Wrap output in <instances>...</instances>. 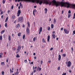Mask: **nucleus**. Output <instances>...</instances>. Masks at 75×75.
Returning a JSON list of instances; mask_svg holds the SVG:
<instances>
[{
  "label": "nucleus",
  "instance_id": "obj_25",
  "mask_svg": "<svg viewBox=\"0 0 75 75\" xmlns=\"http://www.w3.org/2000/svg\"><path fill=\"white\" fill-rule=\"evenodd\" d=\"M8 17H6V19L5 20V23H6L7 21H8Z\"/></svg>",
  "mask_w": 75,
  "mask_h": 75
},
{
  "label": "nucleus",
  "instance_id": "obj_37",
  "mask_svg": "<svg viewBox=\"0 0 75 75\" xmlns=\"http://www.w3.org/2000/svg\"><path fill=\"white\" fill-rule=\"evenodd\" d=\"M15 17V16H14V15L12 16V19H14Z\"/></svg>",
  "mask_w": 75,
  "mask_h": 75
},
{
  "label": "nucleus",
  "instance_id": "obj_45",
  "mask_svg": "<svg viewBox=\"0 0 75 75\" xmlns=\"http://www.w3.org/2000/svg\"><path fill=\"white\" fill-rule=\"evenodd\" d=\"M60 69V67H59L58 68H57V70H59Z\"/></svg>",
  "mask_w": 75,
  "mask_h": 75
},
{
  "label": "nucleus",
  "instance_id": "obj_35",
  "mask_svg": "<svg viewBox=\"0 0 75 75\" xmlns=\"http://www.w3.org/2000/svg\"><path fill=\"white\" fill-rule=\"evenodd\" d=\"M62 57H65L66 56V54H62Z\"/></svg>",
  "mask_w": 75,
  "mask_h": 75
},
{
  "label": "nucleus",
  "instance_id": "obj_57",
  "mask_svg": "<svg viewBox=\"0 0 75 75\" xmlns=\"http://www.w3.org/2000/svg\"><path fill=\"white\" fill-rule=\"evenodd\" d=\"M21 4V3H20V6L21 7V6H22V4Z\"/></svg>",
  "mask_w": 75,
  "mask_h": 75
},
{
  "label": "nucleus",
  "instance_id": "obj_17",
  "mask_svg": "<svg viewBox=\"0 0 75 75\" xmlns=\"http://www.w3.org/2000/svg\"><path fill=\"white\" fill-rule=\"evenodd\" d=\"M42 27H40L39 28V31H42Z\"/></svg>",
  "mask_w": 75,
  "mask_h": 75
},
{
  "label": "nucleus",
  "instance_id": "obj_9",
  "mask_svg": "<svg viewBox=\"0 0 75 75\" xmlns=\"http://www.w3.org/2000/svg\"><path fill=\"white\" fill-rule=\"evenodd\" d=\"M21 45L19 46L17 49V51H20V50H21Z\"/></svg>",
  "mask_w": 75,
  "mask_h": 75
},
{
  "label": "nucleus",
  "instance_id": "obj_43",
  "mask_svg": "<svg viewBox=\"0 0 75 75\" xmlns=\"http://www.w3.org/2000/svg\"><path fill=\"white\" fill-rule=\"evenodd\" d=\"M24 62H25V63H27V60H25L24 61Z\"/></svg>",
  "mask_w": 75,
  "mask_h": 75
},
{
  "label": "nucleus",
  "instance_id": "obj_39",
  "mask_svg": "<svg viewBox=\"0 0 75 75\" xmlns=\"http://www.w3.org/2000/svg\"><path fill=\"white\" fill-rule=\"evenodd\" d=\"M25 34L23 35V39H25Z\"/></svg>",
  "mask_w": 75,
  "mask_h": 75
},
{
  "label": "nucleus",
  "instance_id": "obj_51",
  "mask_svg": "<svg viewBox=\"0 0 75 75\" xmlns=\"http://www.w3.org/2000/svg\"><path fill=\"white\" fill-rule=\"evenodd\" d=\"M10 10H8V13H10Z\"/></svg>",
  "mask_w": 75,
  "mask_h": 75
},
{
  "label": "nucleus",
  "instance_id": "obj_58",
  "mask_svg": "<svg viewBox=\"0 0 75 75\" xmlns=\"http://www.w3.org/2000/svg\"><path fill=\"white\" fill-rule=\"evenodd\" d=\"M34 58V59H37V57H35Z\"/></svg>",
  "mask_w": 75,
  "mask_h": 75
},
{
  "label": "nucleus",
  "instance_id": "obj_26",
  "mask_svg": "<svg viewBox=\"0 0 75 75\" xmlns=\"http://www.w3.org/2000/svg\"><path fill=\"white\" fill-rule=\"evenodd\" d=\"M20 24L18 23L17 25V27H16V28H19V27H20Z\"/></svg>",
  "mask_w": 75,
  "mask_h": 75
},
{
  "label": "nucleus",
  "instance_id": "obj_14",
  "mask_svg": "<svg viewBox=\"0 0 75 75\" xmlns=\"http://www.w3.org/2000/svg\"><path fill=\"white\" fill-rule=\"evenodd\" d=\"M61 56L60 54L59 55V58H58V60L59 61H60L61 59Z\"/></svg>",
  "mask_w": 75,
  "mask_h": 75
},
{
  "label": "nucleus",
  "instance_id": "obj_18",
  "mask_svg": "<svg viewBox=\"0 0 75 75\" xmlns=\"http://www.w3.org/2000/svg\"><path fill=\"white\" fill-rule=\"evenodd\" d=\"M33 73H35L36 72V69H34V66L33 67Z\"/></svg>",
  "mask_w": 75,
  "mask_h": 75
},
{
  "label": "nucleus",
  "instance_id": "obj_33",
  "mask_svg": "<svg viewBox=\"0 0 75 75\" xmlns=\"http://www.w3.org/2000/svg\"><path fill=\"white\" fill-rule=\"evenodd\" d=\"M16 57L17 58L20 57V55H19L18 54H17L16 56Z\"/></svg>",
  "mask_w": 75,
  "mask_h": 75
},
{
  "label": "nucleus",
  "instance_id": "obj_47",
  "mask_svg": "<svg viewBox=\"0 0 75 75\" xmlns=\"http://www.w3.org/2000/svg\"><path fill=\"white\" fill-rule=\"evenodd\" d=\"M3 11H2L1 13H0V14L1 15H2V14H3Z\"/></svg>",
  "mask_w": 75,
  "mask_h": 75
},
{
  "label": "nucleus",
  "instance_id": "obj_8",
  "mask_svg": "<svg viewBox=\"0 0 75 75\" xmlns=\"http://www.w3.org/2000/svg\"><path fill=\"white\" fill-rule=\"evenodd\" d=\"M71 62L70 61H69L67 63V67H71Z\"/></svg>",
  "mask_w": 75,
  "mask_h": 75
},
{
  "label": "nucleus",
  "instance_id": "obj_19",
  "mask_svg": "<svg viewBox=\"0 0 75 75\" xmlns=\"http://www.w3.org/2000/svg\"><path fill=\"white\" fill-rule=\"evenodd\" d=\"M8 39L9 41H10V40H11V36H10V35H8Z\"/></svg>",
  "mask_w": 75,
  "mask_h": 75
},
{
  "label": "nucleus",
  "instance_id": "obj_56",
  "mask_svg": "<svg viewBox=\"0 0 75 75\" xmlns=\"http://www.w3.org/2000/svg\"><path fill=\"white\" fill-rule=\"evenodd\" d=\"M37 67L36 66L35 67V69H37Z\"/></svg>",
  "mask_w": 75,
  "mask_h": 75
},
{
  "label": "nucleus",
  "instance_id": "obj_34",
  "mask_svg": "<svg viewBox=\"0 0 75 75\" xmlns=\"http://www.w3.org/2000/svg\"><path fill=\"white\" fill-rule=\"evenodd\" d=\"M2 3L3 4H5V3H6V0H3Z\"/></svg>",
  "mask_w": 75,
  "mask_h": 75
},
{
  "label": "nucleus",
  "instance_id": "obj_7",
  "mask_svg": "<svg viewBox=\"0 0 75 75\" xmlns=\"http://www.w3.org/2000/svg\"><path fill=\"white\" fill-rule=\"evenodd\" d=\"M21 13V11L20 10H19L17 12V16L18 17H19L20 16V14Z\"/></svg>",
  "mask_w": 75,
  "mask_h": 75
},
{
  "label": "nucleus",
  "instance_id": "obj_31",
  "mask_svg": "<svg viewBox=\"0 0 75 75\" xmlns=\"http://www.w3.org/2000/svg\"><path fill=\"white\" fill-rule=\"evenodd\" d=\"M4 32H5V30H4L1 31V34H3V33H4Z\"/></svg>",
  "mask_w": 75,
  "mask_h": 75
},
{
  "label": "nucleus",
  "instance_id": "obj_15",
  "mask_svg": "<svg viewBox=\"0 0 75 75\" xmlns=\"http://www.w3.org/2000/svg\"><path fill=\"white\" fill-rule=\"evenodd\" d=\"M19 74V72L18 71H16V72L14 73L15 75H18V74Z\"/></svg>",
  "mask_w": 75,
  "mask_h": 75
},
{
  "label": "nucleus",
  "instance_id": "obj_62",
  "mask_svg": "<svg viewBox=\"0 0 75 75\" xmlns=\"http://www.w3.org/2000/svg\"><path fill=\"white\" fill-rule=\"evenodd\" d=\"M64 13V11L63 10H62V14H63Z\"/></svg>",
  "mask_w": 75,
  "mask_h": 75
},
{
  "label": "nucleus",
  "instance_id": "obj_12",
  "mask_svg": "<svg viewBox=\"0 0 75 75\" xmlns=\"http://www.w3.org/2000/svg\"><path fill=\"white\" fill-rule=\"evenodd\" d=\"M37 10L35 9H34L33 11V14L34 16H35V13H36V12H37Z\"/></svg>",
  "mask_w": 75,
  "mask_h": 75
},
{
  "label": "nucleus",
  "instance_id": "obj_64",
  "mask_svg": "<svg viewBox=\"0 0 75 75\" xmlns=\"http://www.w3.org/2000/svg\"><path fill=\"white\" fill-rule=\"evenodd\" d=\"M72 52L73 51V47L71 48Z\"/></svg>",
  "mask_w": 75,
  "mask_h": 75
},
{
  "label": "nucleus",
  "instance_id": "obj_23",
  "mask_svg": "<svg viewBox=\"0 0 75 75\" xmlns=\"http://www.w3.org/2000/svg\"><path fill=\"white\" fill-rule=\"evenodd\" d=\"M51 30V28L50 27V26H48L47 27V30L49 31V30Z\"/></svg>",
  "mask_w": 75,
  "mask_h": 75
},
{
  "label": "nucleus",
  "instance_id": "obj_52",
  "mask_svg": "<svg viewBox=\"0 0 75 75\" xmlns=\"http://www.w3.org/2000/svg\"><path fill=\"white\" fill-rule=\"evenodd\" d=\"M42 63H43L42 60L41 62V65H42Z\"/></svg>",
  "mask_w": 75,
  "mask_h": 75
},
{
  "label": "nucleus",
  "instance_id": "obj_41",
  "mask_svg": "<svg viewBox=\"0 0 75 75\" xmlns=\"http://www.w3.org/2000/svg\"><path fill=\"white\" fill-rule=\"evenodd\" d=\"M35 39H36V38L35 37L33 39V41H35Z\"/></svg>",
  "mask_w": 75,
  "mask_h": 75
},
{
  "label": "nucleus",
  "instance_id": "obj_1",
  "mask_svg": "<svg viewBox=\"0 0 75 75\" xmlns=\"http://www.w3.org/2000/svg\"><path fill=\"white\" fill-rule=\"evenodd\" d=\"M64 0H62V1L59 2L55 0H53L52 2L53 6H56V7L59 6V4H60L61 7H67V8H70L71 6H74L72 4L69 3L68 2H64Z\"/></svg>",
  "mask_w": 75,
  "mask_h": 75
},
{
  "label": "nucleus",
  "instance_id": "obj_40",
  "mask_svg": "<svg viewBox=\"0 0 75 75\" xmlns=\"http://www.w3.org/2000/svg\"><path fill=\"white\" fill-rule=\"evenodd\" d=\"M75 13H74V16H73V19H75Z\"/></svg>",
  "mask_w": 75,
  "mask_h": 75
},
{
  "label": "nucleus",
  "instance_id": "obj_48",
  "mask_svg": "<svg viewBox=\"0 0 75 75\" xmlns=\"http://www.w3.org/2000/svg\"><path fill=\"white\" fill-rule=\"evenodd\" d=\"M13 8H14V6H13V5H12L11 6V9H13Z\"/></svg>",
  "mask_w": 75,
  "mask_h": 75
},
{
  "label": "nucleus",
  "instance_id": "obj_49",
  "mask_svg": "<svg viewBox=\"0 0 75 75\" xmlns=\"http://www.w3.org/2000/svg\"><path fill=\"white\" fill-rule=\"evenodd\" d=\"M22 27H23V28H24V27H25V25H22Z\"/></svg>",
  "mask_w": 75,
  "mask_h": 75
},
{
  "label": "nucleus",
  "instance_id": "obj_61",
  "mask_svg": "<svg viewBox=\"0 0 75 75\" xmlns=\"http://www.w3.org/2000/svg\"><path fill=\"white\" fill-rule=\"evenodd\" d=\"M3 37L4 38H5V35H4Z\"/></svg>",
  "mask_w": 75,
  "mask_h": 75
},
{
  "label": "nucleus",
  "instance_id": "obj_32",
  "mask_svg": "<svg viewBox=\"0 0 75 75\" xmlns=\"http://www.w3.org/2000/svg\"><path fill=\"white\" fill-rule=\"evenodd\" d=\"M45 13H47V8H45Z\"/></svg>",
  "mask_w": 75,
  "mask_h": 75
},
{
  "label": "nucleus",
  "instance_id": "obj_6",
  "mask_svg": "<svg viewBox=\"0 0 75 75\" xmlns=\"http://www.w3.org/2000/svg\"><path fill=\"white\" fill-rule=\"evenodd\" d=\"M64 33L68 34L69 33V31L67 30V29L65 28L64 29Z\"/></svg>",
  "mask_w": 75,
  "mask_h": 75
},
{
  "label": "nucleus",
  "instance_id": "obj_21",
  "mask_svg": "<svg viewBox=\"0 0 75 75\" xmlns=\"http://www.w3.org/2000/svg\"><path fill=\"white\" fill-rule=\"evenodd\" d=\"M3 40V36L2 35H0V40Z\"/></svg>",
  "mask_w": 75,
  "mask_h": 75
},
{
  "label": "nucleus",
  "instance_id": "obj_36",
  "mask_svg": "<svg viewBox=\"0 0 75 75\" xmlns=\"http://www.w3.org/2000/svg\"><path fill=\"white\" fill-rule=\"evenodd\" d=\"M1 74L2 75H4V71H2Z\"/></svg>",
  "mask_w": 75,
  "mask_h": 75
},
{
  "label": "nucleus",
  "instance_id": "obj_5",
  "mask_svg": "<svg viewBox=\"0 0 75 75\" xmlns=\"http://www.w3.org/2000/svg\"><path fill=\"white\" fill-rule=\"evenodd\" d=\"M24 20V18H23V17L21 16L19 17L18 18V22L19 23L20 21L22 23L23 21V20Z\"/></svg>",
  "mask_w": 75,
  "mask_h": 75
},
{
  "label": "nucleus",
  "instance_id": "obj_16",
  "mask_svg": "<svg viewBox=\"0 0 75 75\" xmlns=\"http://www.w3.org/2000/svg\"><path fill=\"white\" fill-rule=\"evenodd\" d=\"M42 42L43 43H45V42H46V41L45 40H44V38H43L42 39Z\"/></svg>",
  "mask_w": 75,
  "mask_h": 75
},
{
  "label": "nucleus",
  "instance_id": "obj_3",
  "mask_svg": "<svg viewBox=\"0 0 75 75\" xmlns=\"http://www.w3.org/2000/svg\"><path fill=\"white\" fill-rule=\"evenodd\" d=\"M18 0V1H17ZM21 1H26V2H32V3H34L35 2H36V0H15V2H20Z\"/></svg>",
  "mask_w": 75,
  "mask_h": 75
},
{
  "label": "nucleus",
  "instance_id": "obj_28",
  "mask_svg": "<svg viewBox=\"0 0 75 75\" xmlns=\"http://www.w3.org/2000/svg\"><path fill=\"white\" fill-rule=\"evenodd\" d=\"M10 73H13V72H14V71L13 70H11L10 68Z\"/></svg>",
  "mask_w": 75,
  "mask_h": 75
},
{
  "label": "nucleus",
  "instance_id": "obj_50",
  "mask_svg": "<svg viewBox=\"0 0 75 75\" xmlns=\"http://www.w3.org/2000/svg\"><path fill=\"white\" fill-rule=\"evenodd\" d=\"M7 59L6 60V62H8V58H7Z\"/></svg>",
  "mask_w": 75,
  "mask_h": 75
},
{
  "label": "nucleus",
  "instance_id": "obj_53",
  "mask_svg": "<svg viewBox=\"0 0 75 75\" xmlns=\"http://www.w3.org/2000/svg\"><path fill=\"white\" fill-rule=\"evenodd\" d=\"M66 73H63L62 74V75H66Z\"/></svg>",
  "mask_w": 75,
  "mask_h": 75
},
{
  "label": "nucleus",
  "instance_id": "obj_44",
  "mask_svg": "<svg viewBox=\"0 0 75 75\" xmlns=\"http://www.w3.org/2000/svg\"><path fill=\"white\" fill-rule=\"evenodd\" d=\"M71 13V10H69L68 11V13H69V14H70Z\"/></svg>",
  "mask_w": 75,
  "mask_h": 75
},
{
  "label": "nucleus",
  "instance_id": "obj_29",
  "mask_svg": "<svg viewBox=\"0 0 75 75\" xmlns=\"http://www.w3.org/2000/svg\"><path fill=\"white\" fill-rule=\"evenodd\" d=\"M51 28L52 29L54 28V24H52L51 25Z\"/></svg>",
  "mask_w": 75,
  "mask_h": 75
},
{
  "label": "nucleus",
  "instance_id": "obj_55",
  "mask_svg": "<svg viewBox=\"0 0 75 75\" xmlns=\"http://www.w3.org/2000/svg\"><path fill=\"white\" fill-rule=\"evenodd\" d=\"M53 50V47L51 48H50V50Z\"/></svg>",
  "mask_w": 75,
  "mask_h": 75
},
{
  "label": "nucleus",
  "instance_id": "obj_24",
  "mask_svg": "<svg viewBox=\"0 0 75 75\" xmlns=\"http://www.w3.org/2000/svg\"><path fill=\"white\" fill-rule=\"evenodd\" d=\"M52 36L53 38H55V35L54 34H52Z\"/></svg>",
  "mask_w": 75,
  "mask_h": 75
},
{
  "label": "nucleus",
  "instance_id": "obj_27",
  "mask_svg": "<svg viewBox=\"0 0 75 75\" xmlns=\"http://www.w3.org/2000/svg\"><path fill=\"white\" fill-rule=\"evenodd\" d=\"M56 21H56V19H55V18H54V19L53 23H55Z\"/></svg>",
  "mask_w": 75,
  "mask_h": 75
},
{
  "label": "nucleus",
  "instance_id": "obj_2",
  "mask_svg": "<svg viewBox=\"0 0 75 75\" xmlns=\"http://www.w3.org/2000/svg\"><path fill=\"white\" fill-rule=\"evenodd\" d=\"M36 3L38 4H39L40 5H42V4H45L46 5L49 4L50 6L51 4V2H48V0H36Z\"/></svg>",
  "mask_w": 75,
  "mask_h": 75
},
{
  "label": "nucleus",
  "instance_id": "obj_59",
  "mask_svg": "<svg viewBox=\"0 0 75 75\" xmlns=\"http://www.w3.org/2000/svg\"><path fill=\"white\" fill-rule=\"evenodd\" d=\"M16 71H17L16 72H17V71L18 72V69H17Z\"/></svg>",
  "mask_w": 75,
  "mask_h": 75
},
{
  "label": "nucleus",
  "instance_id": "obj_46",
  "mask_svg": "<svg viewBox=\"0 0 75 75\" xmlns=\"http://www.w3.org/2000/svg\"><path fill=\"white\" fill-rule=\"evenodd\" d=\"M71 17V15L70 14H69L68 15V18H69V17Z\"/></svg>",
  "mask_w": 75,
  "mask_h": 75
},
{
  "label": "nucleus",
  "instance_id": "obj_20",
  "mask_svg": "<svg viewBox=\"0 0 75 75\" xmlns=\"http://www.w3.org/2000/svg\"><path fill=\"white\" fill-rule=\"evenodd\" d=\"M21 33H19L18 34V37H20L21 36Z\"/></svg>",
  "mask_w": 75,
  "mask_h": 75
},
{
  "label": "nucleus",
  "instance_id": "obj_60",
  "mask_svg": "<svg viewBox=\"0 0 75 75\" xmlns=\"http://www.w3.org/2000/svg\"><path fill=\"white\" fill-rule=\"evenodd\" d=\"M63 28H61V30H63Z\"/></svg>",
  "mask_w": 75,
  "mask_h": 75
},
{
  "label": "nucleus",
  "instance_id": "obj_30",
  "mask_svg": "<svg viewBox=\"0 0 75 75\" xmlns=\"http://www.w3.org/2000/svg\"><path fill=\"white\" fill-rule=\"evenodd\" d=\"M4 62H1V65H4Z\"/></svg>",
  "mask_w": 75,
  "mask_h": 75
},
{
  "label": "nucleus",
  "instance_id": "obj_4",
  "mask_svg": "<svg viewBox=\"0 0 75 75\" xmlns=\"http://www.w3.org/2000/svg\"><path fill=\"white\" fill-rule=\"evenodd\" d=\"M28 27H27L26 33L28 35H30V23L28 21L27 23Z\"/></svg>",
  "mask_w": 75,
  "mask_h": 75
},
{
  "label": "nucleus",
  "instance_id": "obj_38",
  "mask_svg": "<svg viewBox=\"0 0 75 75\" xmlns=\"http://www.w3.org/2000/svg\"><path fill=\"white\" fill-rule=\"evenodd\" d=\"M74 34H75V31L74 30L73 32L72 35H74Z\"/></svg>",
  "mask_w": 75,
  "mask_h": 75
},
{
  "label": "nucleus",
  "instance_id": "obj_22",
  "mask_svg": "<svg viewBox=\"0 0 75 75\" xmlns=\"http://www.w3.org/2000/svg\"><path fill=\"white\" fill-rule=\"evenodd\" d=\"M3 53H0V58H2V56L3 55Z\"/></svg>",
  "mask_w": 75,
  "mask_h": 75
},
{
  "label": "nucleus",
  "instance_id": "obj_10",
  "mask_svg": "<svg viewBox=\"0 0 75 75\" xmlns=\"http://www.w3.org/2000/svg\"><path fill=\"white\" fill-rule=\"evenodd\" d=\"M37 71H41V68H40V67L38 66V68L37 69Z\"/></svg>",
  "mask_w": 75,
  "mask_h": 75
},
{
  "label": "nucleus",
  "instance_id": "obj_11",
  "mask_svg": "<svg viewBox=\"0 0 75 75\" xmlns=\"http://www.w3.org/2000/svg\"><path fill=\"white\" fill-rule=\"evenodd\" d=\"M73 4V6H70V8H75V4Z\"/></svg>",
  "mask_w": 75,
  "mask_h": 75
},
{
  "label": "nucleus",
  "instance_id": "obj_63",
  "mask_svg": "<svg viewBox=\"0 0 75 75\" xmlns=\"http://www.w3.org/2000/svg\"><path fill=\"white\" fill-rule=\"evenodd\" d=\"M12 71H13V70H14V67H12Z\"/></svg>",
  "mask_w": 75,
  "mask_h": 75
},
{
  "label": "nucleus",
  "instance_id": "obj_13",
  "mask_svg": "<svg viewBox=\"0 0 75 75\" xmlns=\"http://www.w3.org/2000/svg\"><path fill=\"white\" fill-rule=\"evenodd\" d=\"M50 36L48 35L47 36V41L48 42L50 41Z\"/></svg>",
  "mask_w": 75,
  "mask_h": 75
},
{
  "label": "nucleus",
  "instance_id": "obj_42",
  "mask_svg": "<svg viewBox=\"0 0 75 75\" xmlns=\"http://www.w3.org/2000/svg\"><path fill=\"white\" fill-rule=\"evenodd\" d=\"M5 26L6 27L7 26V23H5Z\"/></svg>",
  "mask_w": 75,
  "mask_h": 75
},
{
  "label": "nucleus",
  "instance_id": "obj_54",
  "mask_svg": "<svg viewBox=\"0 0 75 75\" xmlns=\"http://www.w3.org/2000/svg\"><path fill=\"white\" fill-rule=\"evenodd\" d=\"M3 15H2L1 16V18L2 19H3Z\"/></svg>",
  "mask_w": 75,
  "mask_h": 75
}]
</instances>
